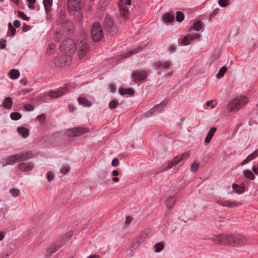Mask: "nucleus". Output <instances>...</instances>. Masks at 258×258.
Instances as JSON below:
<instances>
[{
    "label": "nucleus",
    "instance_id": "6e6d98bb",
    "mask_svg": "<svg viewBox=\"0 0 258 258\" xmlns=\"http://www.w3.org/2000/svg\"><path fill=\"white\" fill-rule=\"evenodd\" d=\"M24 109L26 111H32L34 109L33 106L31 104H27L24 105Z\"/></svg>",
    "mask_w": 258,
    "mask_h": 258
},
{
    "label": "nucleus",
    "instance_id": "e433bc0d",
    "mask_svg": "<svg viewBox=\"0 0 258 258\" xmlns=\"http://www.w3.org/2000/svg\"><path fill=\"white\" fill-rule=\"evenodd\" d=\"M9 75L12 79H17L20 76L19 72L16 69H13L9 72Z\"/></svg>",
    "mask_w": 258,
    "mask_h": 258
},
{
    "label": "nucleus",
    "instance_id": "bf43d9fd",
    "mask_svg": "<svg viewBox=\"0 0 258 258\" xmlns=\"http://www.w3.org/2000/svg\"><path fill=\"white\" fill-rule=\"evenodd\" d=\"M83 18V13L79 12L76 17L77 21L78 22H81Z\"/></svg>",
    "mask_w": 258,
    "mask_h": 258
},
{
    "label": "nucleus",
    "instance_id": "6e6552de",
    "mask_svg": "<svg viewBox=\"0 0 258 258\" xmlns=\"http://www.w3.org/2000/svg\"><path fill=\"white\" fill-rule=\"evenodd\" d=\"M89 132V129L86 127H74L67 132L69 137H73L81 136Z\"/></svg>",
    "mask_w": 258,
    "mask_h": 258
},
{
    "label": "nucleus",
    "instance_id": "a18cd8bd",
    "mask_svg": "<svg viewBox=\"0 0 258 258\" xmlns=\"http://www.w3.org/2000/svg\"><path fill=\"white\" fill-rule=\"evenodd\" d=\"M155 111L153 110V109L152 108L148 111L146 112L143 115V116L144 117H149L151 116L152 115H154L155 114Z\"/></svg>",
    "mask_w": 258,
    "mask_h": 258
},
{
    "label": "nucleus",
    "instance_id": "9d476101",
    "mask_svg": "<svg viewBox=\"0 0 258 258\" xmlns=\"http://www.w3.org/2000/svg\"><path fill=\"white\" fill-rule=\"evenodd\" d=\"M131 4V0H121L119 2L118 6L120 8V13L124 18L128 16L129 12L127 6H130Z\"/></svg>",
    "mask_w": 258,
    "mask_h": 258
},
{
    "label": "nucleus",
    "instance_id": "774afa93",
    "mask_svg": "<svg viewBox=\"0 0 258 258\" xmlns=\"http://www.w3.org/2000/svg\"><path fill=\"white\" fill-rule=\"evenodd\" d=\"M176 50V46L174 45H171L169 48V51L170 52H173Z\"/></svg>",
    "mask_w": 258,
    "mask_h": 258
},
{
    "label": "nucleus",
    "instance_id": "c03bdc74",
    "mask_svg": "<svg viewBox=\"0 0 258 258\" xmlns=\"http://www.w3.org/2000/svg\"><path fill=\"white\" fill-rule=\"evenodd\" d=\"M184 14L179 11L176 12V20L177 21L180 22L184 19Z\"/></svg>",
    "mask_w": 258,
    "mask_h": 258
},
{
    "label": "nucleus",
    "instance_id": "423d86ee",
    "mask_svg": "<svg viewBox=\"0 0 258 258\" xmlns=\"http://www.w3.org/2000/svg\"><path fill=\"white\" fill-rule=\"evenodd\" d=\"M79 52L78 57L81 59L88 51V46L85 36L78 39Z\"/></svg>",
    "mask_w": 258,
    "mask_h": 258
},
{
    "label": "nucleus",
    "instance_id": "aec40b11",
    "mask_svg": "<svg viewBox=\"0 0 258 258\" xmlns=\"http://www.w3.org/2000/svg\"><path fill=\"white\" fill-rule=\"evenodd\" d=\"M18 162H21L27 160L32 157V154L30 152L26 153H21L16 154Z\"/></svg>",
    "mask_w": 258,
    "mask_h": 258
},
{
    "label": "nucleus",
    "instance_id": "ea45409f",
    "mask_svg": "<svg viewBox=\"0 0 258 258\" xmlns=\"http://www.w3.org/2000/svg\"><path fill=\"white\" fill-rule=\"evenodd\" d=\"M56 46L53 43H50L46 49V52L48 54L50 55L51 54L53 53L55 51Z\"/></svg>",
    "mask_w": 258,
    "mask_h": 258
},
{
    "label": "nucleus",
    "instance_id": "a19ab883",
    "mask_svg": "<svg viewBox=\"0 0 258 258\" xmlns=\"http://www.w3.org/2000/svg\"><path fill=\"white\" fill-rule=\"evenodd\" d=\"M164 243L162 242H160L156 243L155 245V251L159 252L161 251L164 248Z\"/></svg>",
    "mask_w": 258,
    "mask_h": 258
},
{
    "label": "nucleus",
    "instance_id": "39448f33",
    "mask_svg": "<svg viewBox=\"0 0 258 258\" xmlns=\"http://www.w3.org/2000/svg\"><path fill=\"white\" fill-rule=\"evenodd\" d=\"M231 238H232V235L222 234L213 237L212 240L214 242L220 245L231 246Z\"/></svg>",
    "mask_w": 258,
    "mask_h": 258
},
{
    "label": "nucleus",
    "instance_id": "c756f323",
    "mask_svg": "<svg viewBox=\"0 0 258 258\" xmlns=\"http://www.w3.org/2000/svg\"><path fill=\"white\" fill-rule=\"evenodd\" d=\"M12 99L10 97H6L3 103L4 107L8 109L12 108Z\"/></svg>",
    "mask_w": 258,
    "mask_h": 258
},
{
    "label": "nucleus",
    "instance_id": "a211bd4d",
    "mask_svg": "<svg viewBox=\"0 0 258 258\" xmlns=\"http://www.w3.org/2000/svg\"><path fill=\"white\" fill-rule=\"evenodd\" d=\"M217 203L221 206L228 208H234L242 204V202H237L235 201H218Z\"/></svg>",
    "mask_w": 258,
    "mask_h": 258
},
{
    "label": "nucleus",
    "instance_id": "2f4dec72",
    "mask_svg": "<svg viewBox=\"0 0 258 258\" xmlns=\"http://www.w3.org/2000/svg\"><path fill=\"white\" fill-rule=\"evenodd\" d=\"M119 94L121 95H124L126 94L133 95L134 94V91L131 88L123 89L120 88L119 89Z\"/></svg>",
    "mask_w": 258,
    "mask_h": 258
},
{
    "label": "nucleus",
    "instance_id": "13d9d810",
    "mask_svg": "<svg viewBox=\"0 0 258 258\" xmlns=\"http://www.w3.org/2000/svg\"><path fill=\"white\" fill-rule=\"evenodd\" d=\"M28 2V7L31 9H33L34 8V4L36 2V0H27Z\"/></svg>",
    "mask_w": 258,
    "mask_h": 258
},
{
    "label": "nucleus",
    "instance_id": "69168bd1",
    "mask_svg": "<svg viewBox=\"0 0 258 258\" xmlns=\"http://www.w3.org/2000/svg\"><path fill=\"white\" fill-rule=\"evenodd\" d=\"M255 158V156L253 154V153L250 154V155H249L246 157V158L248 159L247 160H248L249 162H250V161H251L252 160H253Z\"/></svg>",
    "mask_w": 258,
    "mask_h": 258
},
{
    "label": "nucleus",
    "instance_id": "49530a36",
    "mask_svg": "<svg viewBox=\"0 0 258 258\" xmlns=\"http://www.w3.org/2000/svg\"><path fill=\"white\" fill-rule=\"evenodd\" d=\"M199 167V164L196 162H194L191 165L190 170L194 172H196Z\"/></svg>",
    "mask_w": 258,
    "mask_h": 258
},
{
    "label": "nucleus",
    "instance_id": "1a4fd4ad",
    "mask_svg": "<svg viewBox=\"0 0 258 258\" xmlns=\"http://www.w3.org/2000/svg\"><path fill=\"white\" fill-rule=\"evenodd\" d=\"M104 23L105 26L109 33L112 35H114L117 33L118 29L110 17H106L104 20Z\"/></svg>",
    "mask_w": 258,
    "mask_h": 258
},
{
    "label": "nucleus",
    "instance_id": "79ce46f5",
    "mask_svg": "<svg viewBox=\"0 0 258 258\" xmlns=\"http://www.w3.org/2000/svg\"><path fill=\"white\" fill-rule=\"evenodd\" d=\"M118 105V102L116 100H113L109 103V108L110 109H115Z\"/></svg>",
    "mask_w": 258,
    "mask_h": 258
},
{
    "label": "nucleus",
    "instance_id": "f03ea898",
    "mask_svg": "<svg viewBox=\"0 0 258 258\" xmlns=\"http://www.w3.org/2000/svg\"><path fill=\"white\" fill-rule=\"evenodd\" d=\"M189 155L188 152H184L180 155L176 156L173 160L168 161L167 163H165L160 168L159 172L166 171L177 164H182L183 161L189 157Z\"/></svg>",
    "mask_w": 258,
    "mask_h": 258
},
{
    "label": "nucleus",
    "instance_id": "f3484780",
    "mask_svg": "<svg viewBox=\"0 0 258 258\" xmlns=\"http://www.w3.org/2000/svg\"><path fill=\"white\" fill-rule=\"evenodd\" d=\"M145 47V46L141 45V46H138V47H137L136 48H132L131 50H130L129 51H128L126 53L122 54V55L118 56H117L118 59H122V58H125L128 57H130L132 55L139 52L140 51L142 50Z\"/></svg>",
    "mask_w": 258,
    "mask_h": 258
},
{
    "label": "nucleus",
    "instance_id": "5701e85b",
    "mask_svg": "<svg viewBox=\"0 0 258 258\" xmlns=\"http://www.w3.org/2000/svg\"><path fill=\"white\" fill-rule=\"evenodd\" d=\"M33 165L31 163H22L19 164V169L23 171H28L32 169Z\"/></svg>",
    "mask_w": 258,
    "mask_h": 258
},
{
    "label": "nucleus",
    "instance_id": "a878e982",
    "mask_svg": "<svg viewBox=\"0 0 258 258\" xmlns=\"http://www.w3.org/2000/svg\"><path fill=\"white\" fill-rule=\"evenodd\" d=\"M107 175V173L104 171L100 172L98 174V177L101 180V183L103 184H108L110 180L109 179H105Z\"/></svg>",
    "mask_w": 258,
    "mask_h": 258
},
{
    "label": "nucleus",
    "instance_id": "cd10ccee",
    "mask_svg": "<svg viewBox=\"0 0 258 258\" xmlns=\"http://www.w3.org/2000/svg\"><path fill=\"white\" fill-rule=\"evenodd\" d=\"M78 101L80 105L84 106L90 107L92 105V103L84 97H79L78 98Z\"/></svg>",
    "mask_w": 258,
    "mask_h": 258
},
{
    "label": "nucleus",
    "instance_id": "f8f14e48",
    "mask_svg": "<svg viewBox=\"0 0 258 258\" xmlns=\"http://www.w3.org/2000/svg\"><path fill=\"white\" fill-rule=\"evenodd\" d=\"M200 37L201 35L199 33H195L194 34H188L184 37L181 42V43L182 45H188L191 43L192 41L198 39Z\"/></svg>",
    "mask_w": 258,
    "mask_h": 258
},
{
    "label": "nucleus",
    "instance_id": "0eeeda50",
    "mask_svg": "<svg viewBox=\"0 0 258 258\" xmlns=\"http://www.w3.org/2000/svg\"><path fill=\"white\" fill-rule=\"evenodd\" d=\"M84 6L82 0H68V10L70 13L79 11Z\"/></svg>",
    "mask_w": 258,
    "mask_h": 258
},
{
    "label": "nucleus",
    "instance_id": "7ed1b4c3",
    "mask_svg": "<svg viewBox=\"0 0 258 258\" xmlns=\"http://www.w3.org/2000/svg\"><path fill=\"white\" fill-rule=\"evenodd\" d=\"M248 101V100L245 96L234 98L228 104L227 110L229 112H236L244 106Z\"/></svg>",
    "mask_w": 258,
    "mask_h": 258
},
{
    "label": "nucleus",
    "instance_id": "052dcab7",
    "mask_svg": "<svg viewBox=\"0 0 258 258\" xmlns=\"http://www.w3.org/2000/svg\"><path fill=\"white\" fill-rule=\"evenodd\" d=\"M132 221V218L130 216H127L125 218V224L126 225H129Z\"/></svg>",
    "mask_w": 258,
    "mask_h": 258
},
{
    "label": "nucleus",
    "instance_id": "c85d7f7f",
    "mask_svg": "<svg viewBox=\"0 0 258 258\" xmlns=\"http://www.w3.org/2000/svg\"><path fill=\"white\" fill-rule=\"evenodd\" d=\"M17 132L23 138H26L29 136V131L24 127H19L17 128Z\"/></svg>",
    "mask_w": 258,
    "mask_h": 258
},
{
    "label": "nucleus",
    "instance_id": "dca6fc26",
    "mask_svg": "<svg viewBox=\"0 0 258 258\" xmlns=\"http://www.w3.org/2000/svg\"><path fill=\"white\" fill-rule=\"evenodd\" d=\"M68 90V85H64L63 87L59 89L57 91H50L49 96L51 98H56L60 96L63 95L64 93H66Z\"/></svg>",
    "mask_w": 258,
    "mask_h": 258
},
{
    "label": "nucleus",
    "instance_id": "473e14b6",
    "mask_svg": "<svg viewBox=\"0 0 258 258\" xmlns=\"http://www.w3.org/2000/svg\"><path fill=\"white\" fill-rule=\"evenodd\" d=\"M176 202V199L173 197H169L166 201V205L168 208H172L175 202Z\"/></svg>",
    "mask_w": 258,
    "mask_h": 258
},
{
    "label": "nucleus",
    "instance_id": "5fc2aeb1",
    "mask_svg": "<svg viewBox=\"0 0 258 258\" xmlns=\"http://www.w3.org/2000/svg\"><path fill=\"white\" fill-rule=\"evenodd\" d=\"M53 178H54V174L52 172L49 171V172H47V179L48 182H50L53 179Z\"/></svg>",
    "mask_w": 258,
    "mask_h": 258
},
{
    "label": "nucleus",
    "instance_id": "7c9ffc66",
    "mask_svg": "<svg viewBox=\"0 0 258 258\" xmlns=\"http://www.w3.org/2000/svg\"><path fill=\"white\" fill-rule=\"evenodd\" d=\"M232 188L234 192L238 194H241L243 193L245 190L244 186H239L236 183H233L232 184Z\"/></svg>",
    "mask_w": 258,
    "mask_h": 258
},
{
    "label": "nucleus",
    "instance_id": "3c124183",
    "mask_svg": "<svg viewBox=\"0 0 258 258\" xmlns=\"http://www.w3.org/2000/svg\"><path fill=\"white\" fill-rule=\"evenodd\" d=\"M46 118V115L44 113L37 116V119H38L40 122H43Z\"/></svg>",
    "mask_w": 258,
    "mask_h": 258
},
{
    "label": "nucleus",
    "instance_id": "de8ad7c7",
    "mask_svg": "<svg viewBox=\"0 0 258 258\" xmlns=\"http://www.w3.org/2000/svg\"><path fill=\"white\" fill-rule=\"evenodd\" d=\"M16 33V29L13 27L11 23L9 24L8 34L11 33L12 36H14Z\"/></svg>",
    "mask_w": 258,
    "mask_h": 258
},
{
    "label": "nucleus",
    "instance_id": "393cba45",
    "mask_svg": "<svg viewBox=\"0 0 258 258\" xmlns=\"http://www.w3.org/2000/svg\"><path fill=\"white\" fill-rule=\"evenodd\" d=\"M216 130L217 129L215 127H212L210 129L205 139V142L206 143H209L211 142V139L213 138L214 135L215 134Z\"/></svg>",
    "mask_w": 258,
    "mask_h": 258
},
{
    "label": "nucleus",
    "instance_id": "864d4df0",
    "mask_svg": "<svg viewBox=\"0 0 258 258\" xmlns=\"http://www.w3.org/2000/svg\"><path fill=\"white\" fill-rule=\"evenodd\" d=\"M19 17L25 20H28V17L22 11H18Z\"/></svg>",
    "mask_w": 258,
    "mask_h": 258
},
{
    "label": "nucleus",
    "instance_id": "9b49d317",
    "mask_svg": "<svg viewBox=\"0 0 258 258\" xmlns=\"http://www.w3.org/2000/svg\"><path fill=\"white\" fill-rule=\"evenodd\" d=\"M149 234V231H144L141 232L140 235L137 237L135 241L133 242L132 247L135 249L139 246L144 240L148 237Z\"/></svg>",
    "mask_w": 258,
    "mask_h": 258
},
{
    "label": "nucleus",
    "instance_id": "6ab92c4d",
    "mask_svg": "<svg viewBox=\"0 0 258 258\" xmlns=\"http://www.w3.org/2000/svg\"><path fill=\"white\" fill-rule=\"evenodd\" d=\"M61 246V244H56L55 243L51 244L47 249L46 252V256L48 257L51 256V255L59 249Z\"/></svg>",
    "mask_w": 258,
    "mask_h": 258
},
{
    "label": "nucleus",
    "instance_id": "338daca9",
    "mask_svg": "<svg viewBox=\"0 0 258 258\" xmlns=\"http://www.w3.org/2000/svg\"><path fill=\"white\" fill-rule=\"evenodd\" d=\"M13 24L14 26L16 28H19L21 25L20 22L18 20L14 21Z\"/></svg>",
    "mask_w": 258,
    "mask_h": 258
},
{
    "label": "nucleus",
    "instance_id": "20e7f679",
    "mask_svg": "<svg viewBox=\"0 0 258 258\" xmlns=\"http://www.w3.org/2000/svg\"><path fill=\"white\" fill-rule=\"evenodd\" d=\"M91 37L93 41H98L103 38V32L99 23H94L91 27Z\"/></svg>",
    "mask_w": 258,
    "mask_h": 258
},
{
    "label": "nucleus",
    "instance_id": "412c9836",
    "mask_svg": "<svg viewBox=\"0 0 258 258\" xmlns=\"http://www.w3.org/2000/svg\"><path fill=\"white\" fill-rule=\"evenodd\" d=\"M18 162H21L27 160L32 157V154L30 152L26 153H21L16 154Z\"/></svg>",
    "mask_w": 258,
    "mask_h": 258
},
{
    "label": "nucleus",
    "instance_id": "72a5a7b5",
    "mask_svg": "<svg viewBox=\"0 0 258 258\" xmlns=\"http://www.w3.org/2000/svg\"><path fill=\"white\" fill-rule=\"evenodd\" d=\"M174 16L170 13H167L163 15V20L165 23H170L174 21Z\"/></svg>",
    "mask_w": 258,
    "mask_h": 258
},
{
    "label": "nucleus",
    "instance_id": "8fccbe9b",
    "mask_svg": "<svg viewBox=\"0 0 258 258\" xmlns=\"http://www.w3.org/2000/svg\"><path fill=\"white\" fill-rule=\"evenodd\" d=\"M218 4L221 7H225L229 4V0H219Z\"/></svg>",
    "mask_w": 258,
    "mask_h": 258
},
{
    "label": "nucleus",
    "instance_id": "bb28decb",
    "mask_svg": "<svg viewBox=\"0 0 258 258\" xmlns=\"http://www.w3.org/2000/svg\"><path fill=\"white\" fill-rule=\"evenodd\" d=\"M16 162H18L16 155H13L9 156L6 160V163L4 164L3 166H7L8 165H13Z\"/></svg>",
    "mask_w": 258,
    "mask_h": 258
},
{
    "label": "nucleus",
    "instance_id": "2eb2a0df",
    "mask_svg": "<svg viewBox=\"0 0 258 258\" xmlns=\"http://www.w3.org/2000/svg\"><path fill=\"white\" fill-rule=\"evenodd\" d=\"M56 24L57 25H61L67 28H69L70 26H71V23L67 21L65 14L63 12L60 13L56 21Z\"/></svg>",
    "mask_w": 258,
    "mask_h": 258
},
{
    "label": "nucleus",
    "instance_id": "09e8293b",
    "mask_svg": "<svg viewBox=\"0 0 258 258\" xmlns=\"http://www.w3.org/2000/svg\"><path fill=\"white\" fill-rule=\"evenodd\" d=\"M73 233L72 231H69L66 234L63 236L62 240L66 242L69 240V239L72 236Z\"/></svg>",
    "mask_w": 258,
    "mask_h": 258
},
{
    "label": "nucleus",
    "instance_id": "4468645a",
    "mask_svg": "<svg viewBox=\"0 0 258 258\" xmlns=\"http://www.w3.org/2000/svg\"><path fill=\"white\" fill-rule=\"evenodd\" d=\"M132 76L133 81L137 82L145 80L147 76V73L144 71H136L133 72Z\"/></svg>",
    "mask_w": 258,
    "mask_h": 258
},
{
    "label": "nucleus",
    "instance_id": "4be33fe9",
    "mask_svg": "<svg viewBox=\"0 0 258 258\" xmlns=\"http://www.w3.org/2000/svg\"><path fill=\"white\" fill-rule=\"evenodd\" d=\"M168 102V100L166 99L162 101L160 103L154 106L152 108L155 113H159L163 110V108L166 106Z\"/></svg>",
    "mask_w": 258,
    "mask_h": 258
},
{
    "label": "nucleus",
    "instance_id": "680f3d73",
    "mask_svg": "<svg viewBox=\"0 0 258 258\" xmlns=\"http://www.w3.org/2000/svg\"><path fill=\"white\" fill-rule=\"evenodd\" d=\"M60 36L61 34L59 33V32H55V36H54V39L56 40L59 41L60 39Z\"/></svg>",
    "mask_w": 258,
    "mask_h": 258
},
{
    "label": "nucleus",
    "instance_id": "f704fd0d",
    "mask_svg": "<svg viewBox=\"0 0 258 258\" xmlns=\"http://www.w3.org/2000/svg\"><path fill=\"white\" fill-rule=\"evenodd\" d=\"M43 3L45 12L47 14L52 5V0H43Z\"/></svg>",
    "mask_w": 258,
    "mask_h": 258
},
{
    "label": "nucleus",
    "instance_id": "4d7b16f0",
    "mask_svg": "<svg viewBox=\"0 0 258 258\" xmlns=\"http://www.w3.org/2000/svg\"><path fill=\"white\" fill-rule=\"evenodd\" d=\"M111 165L113 167L117 166L119 165V161L117 158H114L111 162Z\"/></svg>",
    "mask_w": 258,
    "mask_h": 258
},
{
    "label": "nucleus",
    "instance_id": "ddd939ff",
    "mask_svg": "<svg viewBox=\"0 0 258 258\" xmlns=\"http://www.w3.org/2000/svg\"><path fill=\"white\" fill-rule=\"evenodd\" d=\"M231 246H238L245 244L246 243V239L245 237L241 235H232Z\"/></svg>",
    "mask_w": 258,
    "mask_h": 258
},
{
    "label": "nucleus",
    "instance_id": "0e129e2a",
    "mask_svg": "<svg viewBox=\"0 0 258 258\" xmlns=\"http://www.w3.org/2000/svg\"><path fill=\"white\" fill-rule=\"evenodd\" d=\"M6 47V41L4 40H0V48L3 49Z\"/></svg>",
    "mask_w": 258,
    "mask_h": 258
},
{
    "label": "nucleus",
    "instance_id": "58836bf2",
    "mask_svg": "<svg viewBox=\"0 0 258 258\" xmlns=\"http://www.w3.org/2000/svg\"><path fill=\"white\" fill-rule=\"evenodd\" d=\"M22 117L21 114L19 112H13L10 114V118L14 120H18Z\"/></svg>",
    "mask_w": 258,
    "mask_h": 258
},
{
    "label": "nucleus",
    "instance_id": "e2e57ef3",
    "mask_svg": "<svg viewBox=\"0 0 258 258\" xmlns=\"http://www.w3.org/2000/svg\"><path fill=\"white\" fill-rule=\"evenodd\" d=\"M109 88L111 92H114L116 90V86L114 84H110L109 86Z\"/></svg>",
    "mask_w": 258,
    "mask_h": 258
},
{
    "label": "nucleus",
    "instance_id": "f257e3e1",
    "mask_svg": "<svg viewBox=\"0 0 258 258\" xmlns=\"http://www.w3.org/2000/svg\"><path fill=\"white\" fill-rule=\"evenodd\" d=\"M60 49L63 55V57L58 59L57 61L55 60V63L60 64L62 63H69L71 62V55L74 54L76 50V45L74 41L71 39L64 40L60 46Z\"/></svg>",
    "mask_w": 258,
    "mask_h": 258
},
{
    "label": "nucleus",
    "instance_id": "c9c22d12",
    "mask_svg": "<svg viewBox=\"0 0 258 258\" xmlns=\"http://www.w3.org/2000/svg\"><path fill=\"white\" fill-rule=\"evenodd\" d=\"M243 174L244 177L249 180H253L255 178L254 175L249 170H245L243 171Z\"/></svg>",
    "mask_w": 258,
    "mask_h": 258
},
{
    "label": "nucleus",
    "instance_id": "603ef678",
    "mask_svg": "<svg viewBox=\"0 0 258 258\" xmlns=\"http://www.w3.org/2000/svg\"><path fill=\"white\" fill-rule=\"evenodd\" d=\"M70 167L68 166H66L61 168L60 169V172L63 174H66L69 172Z\"/></svg>",
    "mask_w": 258,
    "mask_h": 258
},
{
    "label": "nucleus",
    "instance_id": "4c0bfd02",
    "mask_svg": "<svg viewBox=\"0 0 258 258\" xmlns=\"http://www.w3.org/2000/svg\"><path fill=\"white\" fill-rule=\"evenodd\" d=\"M227 71V68L225 66L222 67L219 71L218 74L216 75V77L218 79H220L223 77L225 73Z\"/></svg>",
    "mask_w": 258,
    "mask_h": 258
},
{
    "label": "nucleus",
    "instance_id": "b1692460",
    "mask_svg": "<svg viewBox=\"0 0 258 258\" xmlns=\"http://www.w3.org/2000/svg\"><path fill=\"white\" fill-rule=\"evenodd\" d=\"M203 27L202 23L201 21H197L195 22L192 25H191L188 29V32H191L192 30L196 31H200Z\"/></svg>",
    "mask_w": 258,
    "mask_h": 258
},
{
    "label": "nucleus",
    "instance_id": "37998d69",
    "mask_svg": "<svg viewBox=\"0 0 258 258\" xmlns=\"http://www.w3.org/2000/svg\"><path fill=\"white\" fill-rule=\"evenodd\" d=\"M10 193L14 197H18L20 194V190L17 188H11L9 190Z\"/></svg>",
    "mask_w": 258,
    "mask_h": 258
}]
</instances>
